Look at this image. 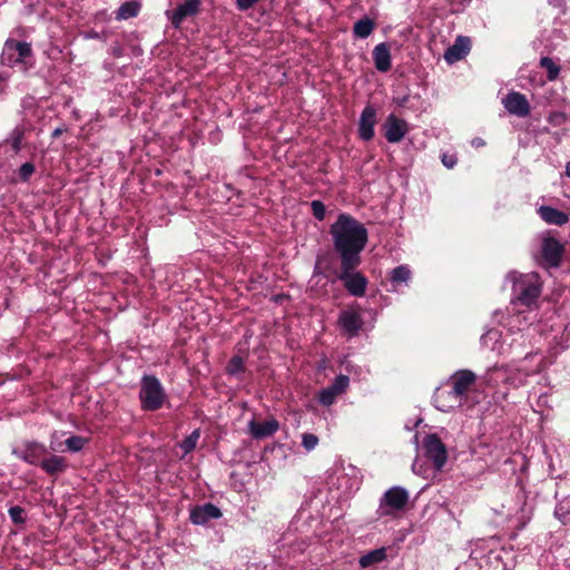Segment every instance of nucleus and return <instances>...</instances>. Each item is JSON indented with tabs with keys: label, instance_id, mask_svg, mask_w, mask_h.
Listing matches in <instances>:
<instances>
[{
	"label": "nucleus",
	"instance_id": "obj_28",
	"mask_svg": "<svg viewBox=\"0 0 570 570\" xmlns=\"http://www.w3.org/2000/svg\"><path fill=\"white\" fill-rule=\"evenodd\" d=\"M375 21L367 16L355 21L353 26V37L355 39L368 38L375 29Z\"/></svg>",
	"mask_w": 570,
	"mask_h": 570
},
{
	"label": "nucleus",
	"instance_id": "obj_5",
	"mask_svg": "<svg viewBox=\"0 0 570 570\" xmlns=\"http://www.w3.org/2000/svg\"><path fill=\"white\" fill-rule=\"evenodd\" d=\"M514 490V498L502 504L501 513L508 519H515L523 528L532 517L533 505L528 502V494L521 484H515Z\"/></svg>",
	"mask_w": 570,
	"mask_h": 570
},
{
	"label": "nucleus",
	"instance_id": "obj_29",
	"mask_svg": "<svg viewBox=\"0 0 570 570\" xmlns=\"http://www.w3.org/2000/svg\"><path fill=\"white\" fill-rule=\"evenodd\" d=\"M139 10H140L139 3L135 2V1L124 2L116 11V19L117 20H128L130 18L138 16Z\"/></svg>",
	"mask_w": 570,
	"mask_h": 570
},
{
	"label": "nucleus",
	"instance_id": "obj_23",
	"mask_svg": "<svg viewBox=\"0 0 570 570\" xmlns=\"http://www.w3.org/2000/svg\"><path fill=\"white\" fill-rule=\"evenodd\" d=\"M471 41L469 37L459 36L454 43L450 46L445 53L444 59L448 63H454L462 60L470 51Z\"/></svg>",
	"mask_w": 570,
	"mask_h": 570
},
{
	"label": "nucleus",
	"instance_id": "obj_8",
	"mask_svg": "<svg viewBox=\"0 0 570 570\" xmlns=\"http://www.w3.org/2000/svg\"><path fill=\"white\" fill-rule=\"evenodd\" d=\"M422 451L428 458L435 471H441L448 461V450L442 438L438 433H428L422 442Z\"/></svg>",
	"mask_w": 570,
	"mask_h": 570
},
{
	"label": "nucleus",
	"instance_id": "obj_12",
	"mask_svg": "<svg viewBox=\"0 0 570 570\" xmlns=\"http://www.w3.org/2000/svg\"><path fill=\"white\" fill-rule=\"evenodd\" d=\"M356 268H346L341 266L338 278L344 283L347 292L356 297H362L365 294L367 279L361 273L355 272Z\"/></svg>",
	"mask_w": 570,
	"mask_h": 570
},
{
	"label": "nucleus",
	"instance_id": "obj_39",
	"mask_svg": "<svg viewBox=\"0 0 570 570\" xmlns=\"http://www.w3.org/2000/svg\"><path fill=\"white\" fill-rule=\"evenodd\" d=\"M35 165L32 163H24L18 169V176L21 181H28L30 177L35 174Z\"/></svg>",
	"mask_w": 570,
	"mask_h": 570
},
{
	"label": "nucleus",
	"instance_id": "obj_20",
	"mask_svg": "<svg viewBox=\"0 0 570 570\" xmlns=\"http://www.w3.org/2000/svg\"><path fill=\"white\" fill-rule=\"evenodd\" d=\"M376 122V110L373 106H366L361 112L358 121V135L364 141H370L374 137V126Z\"/></svg>",
	"mask_w": 570,
	"mask_h": 570
},
{
	"label": "nucleus",
	"instance_id": "obj_32",
	"mask_svg": "<svg viewBox=\"0 0 570 570\" xmlns=\"http://www.w3.org/2000/svg\"><path fill=\"white\" fill-rule=\"evenodd\" d=\"M386 557V552L384 548L375 549L363 556L360 560V563L363 567H368L373 563H379L383 561Z\"/></svg>",
	"mask_w": 570,
	"mask_h": 570
},
{
	"label": "nucleus",
	"instance_id": "obj_54",
	"mask_svg": "<svg viewBox=\"0 0 570 570\" xmlns=\"http://www.w3.org/2000/svg\"><path fill=\"white\" fill-rule=\"evenodd\" d=\"M413 439H414L415 444L419 445V436H417V434H415Z\"/></svg>",
	"mask_w": 570,
	"mask_h": 570
},
{
	"label": "nucleus",
	"instance_id": "obj_43",
	"mask_svg": "<svg viewBox=\"0 0 570 570\" xmlns=\"http://www.w3.org/2000/svg\"><path fill=\"white\" fill-rule=\"evenodd\" d=\"M261 0H234L237 10L244 12L252 9Z\"/></svg>",
	"mask_w": 570,
	"mask_h": 570
},
{
	"label": "nucleus",
	"instance_id": "obj_11",
	"mask_svg": "<svg viewBox=\"0 0 570 570\" xmlns=\"http://www.w3.org/2000/svg\"><path fill=\"white\" fill-rule=\"evenodd\" d=\"M434 406L441 412H451L465 404L463 396L455 393L454 389L448 383L436 389L433 396Z\"/></svg>",
	"mask_w": 570,
	"mask_h": 570
},
{
	"label": "nucleus",
	"instance_id": "obj_52",
	"mask_svg": "<svg viewBox=\"0 0 570 570\" xmlns=\"http://www.w3.org/2000/svg\"><path fill=\"white\" fill-rule=\"evenodd\" d=\"M421 422H422V419H417V420L414 422V424H413L412 429L416 428ZM405 428H406L407 430H411V428H410L407 424L405 425Z\"/></svg>",
	"mask_w": 570,
	"mask_h": 570
},
{
	"label": "nucleus",
	"instance_id": "obj_53",
	"mask_svg": "<svg viewBox=\"0 0 570 570\" xmlns=\"http://www.w3.org/2000/svg\"><path fill=\"white\" fill-rule=\"evenodd\" d=\"M566 175L570 178V161L566 165Z\"/></svg>",
	"mask_w": 570,
	"mask_h": 570
},
{
	"label": "nucleus",
	"instance_id": "obj_35",
	"mask_svg": "<svg viewBox=\"0 0 570 570\" xmlns=\"http://www.w3.org/2000/svg\"><path fill=\"white\" fill-rule=\"evenodd\" d=\"M24 131L20 127H16L8 137V141L11 145V148L14 153L21 150V145L23 140Z\"/></svg>",
	"mask_w": 570,
	"mask_h": 570
},
{
	"label": "nucleus",
	"instance_id": "obj_48",
	"mask_svg": "<svg viewBox=\"0 0 570 570\" xmlns=\"http://www.w3.org/2000/svg\"><path fill=\"white\" fill-rule=\"evenodd\" d=\"M483 145H484V140L482 138L476 137L472 140V146H474V147H481Z\"/></svg>",
	"mask_w": 570,
	"mask_h": 570
},
{
	"label": "nucleus",
	"instance_id": "obj_27",
	"mask_svg": "<svg viewBox=\"0 0 570 570\" xmlns=\"http://www.w3.org/2000/svg\"><path fill=\"white\" fill-rule=\"evenodd\" d=\"M538 213L541 219L548 224L562 226L569 220V217L564 212L551 206H540Z\"/></svg>",
	"mask_w": 570,
	"mask_h": 570
},
{
	"label": "nucleus",
	"instance_id": "obj_13",
	"mask_svg": "<svg viewBox=\"0 0 570 570\" xmlns=\"http://www.w3.org/2000/svg\"><path fill=\"white\" fill-rule=\"evenodd\" d=\"M13 453L26 463L39 466L45 455L48 454V449L45 444L32 441L27 442L21 449L14 450Z\"/></svg>",
	"mask_w": 570,
	"mask_h": 570
},
{
	"label": "nucleus",
	"instance_id": "obj_6",
	"mask_svg": "<svg viewBox=\"0 0 570 570\" xmlns=\"http://www.w3.org/2000/svg\"><path fill=\"white\" fill-rule=\"evenodd\" d=\"M139 400L145 411H156L163 406L166 400V393L156 376L145 375L142 377Z\"/></svg>",
	"mask_w": 570,
	"mask_h": 570
},
{
	"label": "nucleus",
	"instance_id": "obj_2",
	"mask_svg": "<svg viewBox=\"0 0 570 570\" xmlns=\"http://www.w3.org/2000/svg\"><path fill=\"white\" fill-rule=\"evenodd\" d=\"M334 250L341 258V266L357 268L368 234L363 224L348 214H340L330 227Z\"/></svg>",
	"mask_w": 570,
	"mask_h": 570
},
{
	"label": "nucleus",
	"instance_id": "obj_21",
	"mask_svg": "<svg viewBox=\"0 0 570 570\" xmlns=\"http://www.w3.org/2000/svg\"><path fill=\"white\" fill-rule=\"evenodd\" d=\"M39 466L49 476L58 478L68 470V461L65 456L48 453Z\"/></svg>",
	"mask_w": 570,
	"mask_h": 570
},
{
	"label": "nucleus",
	"instance_id": "obj_16",
	"mask_svg": "<svg viewBox=\"0 0 570 570\" xmlns=\"http://www.w3.org/2000/svg\"><path fill=\"white\" fill-rule=\"evenodd\" d=\"M338 326L347 337H355L363 327L362 316L352 309H345L340 313Z\"/></svg>",
	"mask_w": 570,
	"mask_h": 570
},
{
	"label": "nucleus",
	"instance_id": "obj_42",
	"mask_svg": "<svg viewBox=\"0 0 570 570\" xmlns=\"http://www.w3.org/2000/svg\"><path fill=\"white\" fill-rule=\"evenodd\" d=\"M244 368L243 360L239 356H234L227 365V373L230 375H236L242 372Z\"/></svg>",
	"mask_w": 570,
	"mask_h": 570
},
{
	"label": "nucleus",
	"instance_id": "obj_24",
	"mask_svg": "<svg viewBox=\"0 0 570 570\" xmlns=\"http://www.w3.org/2000/svg\"><path fill=\"white\" fill-rule=\"evenodd\" d=\"M373 62L377 71L387 72L392 66L390 46L386 42L376 45L372 51Z\"/></svg>",
	"mask_w": 570,
	"mask_h": 570
},
{
	"label": "nucleus",
	"instance_id": "obj_3",
	"mask_svg": "<svg viewBox=\"0 0 570 570\" xmlns=\"http://www.w3.org/2000/svg\"><path fill=\"white\" fill-rule=\"evenodd\" d=\"M505 279L512 284L511 308L527 307L538 309V301L542 292V282L538 273H518L512 271Z\"/></svg>",
	"mask_w": 570,
	"mask_h": 570
},
{
	"label": "nucleus",
	"instance_id": "obj_34",
	"mask_svg": "<svg viewBox=\"0 0 570 570\" xmlns=\"http://www.w3.org/2000/svg\"><path fill=\"white\" fill-rule=\"evenodd\" d=\"M540 66L547 71V78L550 81L559 77L560 67L550 57H542L540 59Z\"/></svg>",
	"mask_w": 570,
	"mask_h": 570
},
{
	"label": "nucleus",
	"instance_id": "obj_31",
	"mask_svg": "<svg viewBox=\"0 0 570 570\" xmlns=\"http://www.w3.org/2000/svg\"><path fill=\"white\" fill-rule=\"evenodd\" d=\"M199 438L200 431L196 429L179 443V448L183 450L184 455H187L195 450Z\"/></svg>",
	"mask_w": 570,
	"mask_h": 570
},
{
	"label": "nucleus",
	"instance_id": "obj_19",
	"mask_svg": "<svg viewBox=\"0 0 570 570\" xmlns=\"http://www.w3.org/2000/svg\"><path fill=\"white\" fill-rule=\"evenodd\" d=\"M222 511L213 503L197 505L190 510L189 519L196 525H205L212 520L222 518Z\"/></svg>",
	"mask_w": 570,
	"mask_h": 570
},
{
	"label": "nucleus",
	"instance_id": "obj_44",
	"mask_svg": "<svg viewBox=\"0 0 570 570\" xmlns=\"http://www.w3.org/2000/svg\"><path fill=\"white\" fill-rule=\"evenodd\" d=\"M441 161L446 168L452 169L456 165L458 158L454 154L444 153L441 156Z\"/></svg>",
	"mask_w": 570,
	"mask_h": 570
},
{
	"label": "nucleus",
	"instance_id": "obj_37",
	"mask_svg": "<svg viewBox=\"0 0 570 570\" xmlns=\"http://www.w3.org/2000/svg\"><path fill=\"white\" fill-rule=\"evenodd\" d=\"M9 517L14 524H23L26 522V511L19 505L10 507Z\"/></svg>",
	"mask_w": 570,
	"mask_h": 570
},
{
	"label": "nucleus",
	"instance_id": "obj_46",
	"mask_svg": "<svg viewBox=\"0 0 570 570\" xmlns=\"http://www.w3.org/2000/svg\"><path fill=\"white\" fill-rule=\"evenodd\" d=\"M67 131V128L66 127H57L56 129H53V131L51 132V137L52 138H58L62 132Z\"/></svg>",
	"mask_w": 570,
	"mask_h": 570
},
{
	"label": "nucleus",
	"instance_id": "obj_15",
	"mask_svg": "<svg viewBox=\"0 0 570 570\" xmlns=\"http://www.w3.org/2000/svg\"><path fill=\"white\" fill-rule=\"evenodd\" d=\"M475 380L476 375L471 370H459L450 376L448 384L466 401Z\"/></svg>",
	"mask_w": 570,
	"mask_h": 570
},
{
	"label": "nucleus",
	"instance_id": "obj_30",
	"mask_svg": "<svg viewBox=\"0 0 570 570\" xmlns=\"http://www.w3.org/2000/svg\"><path fill=\"white\" fill-rule=\"evenodd\" d=\"M554 517L562 523L570 525V495L560 500L554 509Z\"/></svg>",
	"mask_w": 570,
	"mask_h": 570
},
{
	"label": "nucleus",
	"instance_id": "obj_47",
	"mask_svg": "<svg viewBox=\"0 0 570 570\" xmlns=\"http://www.w3.org/2000/svg\"><path fill=\"white\" fill-rule=\"evenodd\" d=\"M549 4L553 6L554 8H561L563 6V0H548Z\"/></svg>",
	"mask_w": 570,
	"mask_h": 570
},
{
	"label": "nucleus",
	"instance_id": "obj_45",
	"mask_svg": "<svg viewBox=\"0 0 570 570\" xmlns=\"http://www.w3.org/2000/svg\"><path fill=\"white\" fill-rule=\"evenodd\" d=\"M537 360H529V361H524V358L522 360V364L521 365H518L517 367H520V368H525V370H531L533 367V365L535 364Z\"/></svg>",
	"mask_w": 570,
	"mask_h": 570
},
{
	"label": "nucleus",
	"instance_id": "obj_9",
	"mask_svg": "<svg viewBox=\"0 0 570 570\" xmlns=\"http://www.w3.org/2000/svg\"><path fill=\"white\" fill-rule=\"evenodd\" d=\"M541 264L546 267H558L563 254V245L549 233L540 236Z\"/></svg>",
	"mask_w": 570,
	"mask_h": 570
},
{
	"label": "nucleus",
	"instance_id": "obj_50",
	"mask_svg": "<svg viewBox=\"0 0 570 570\" xmlns=\"http://www.w3.org/2000/svg\"><path fill=\"white\" fill-rule=\"evenodd\" d=\"M318 276H323V273L321 272L318 264H316L313 271V278Z\"/></svg>",
	"mask_w": 570,
	"mask_h": 570
},
{
	"label": "nucleus",
	"instance_id": "obj_4",
	"mask_svg": "<svg viewBox=\"0 0 570 570\" xmlns=\"http://www.w3.org/2000/svg\"><path fill=\"white\" fill-rule=\"evenodd\" d=\"M0 60L2 66L10 68L19 66L22 70H28L33 65L31 45L9 38L3 45Z\"/></svg>",
	"mask_w": 570,
	"mask_h": 570
},
{
	"label": "nucleus",
	"instance_id": "obj_10",
	"mask_svg": "<svg viewBox=\"0 0 570 570\" xmlns=\"http://www.w3.org/2000/svg\"><path fill=\"white\" fill-rule=\"evenodd\" d=\"M537 360L531 370L520 368L514 365L509 366L508 387H520L527 383V379L539 373L542 368L543 358L538 353H527L524 361Z\"/></svg>",
	"mask_w": 570,
	"mask_h": 570
},
{
	"label": "nucleus",
	"instance_id": "obj_41",
	"mask_svg": "<svg viewBox=\"0 0 570 570\" xmlns=\"http://www.w3.org/2000/svg\"><path fill=\"white\" fill-rule=\"evenodd\" d=\"M311 208H312V213H313L314 217L318 222L324 220L325 215H326V208H325V205L323 204V202H321L318 199L312 200Z\"/></svg>",
	"mask_w": 570,
	"mask_h": 570
},
{
	"label": "nucleus",
	"instance_id": "obj_26",
	"mask_svg": "<svg viewBox=\"0 0 570 570\" xmlns=\"http://www.w3.org/2000/svg\"><path fill=\"white\" fill-rule=\"evenodd\" d=\"M412 272L407 265H399L389 274L392 292H397L402 286H409Z\"/></svg>",
	"mask_w": 570,
	"mask_h": 570
},
{
	"label": "nucleus",
	"instance_id": "obj_25",
	"mask_svg": "<svg viewBox=\"0 0 570 570\" xmlns=\"http://www.w3.org/2000/svg\"><path fill=\"white\" fill-rule=\"evenodd\" d=\"M509 366L510 365H494L490 367L484 375L485 383L493 387L502 385L508 387Z\"/></svg>",
	"mask_w": 570,
	"mask_h": 570
},
{
	"label": "nucleus",
	"instance_id": "obj_40",
	"mask_svg": "<svg viewBox=\"0 0 570 570\" xmlns=\"http://www.w3.org/2000/svg\"><path fill=\"white\" fill-rule=\"evenodd\" d=\"M318 444V438L313 433L302 434V445L306 452L313 451Z\"/></svg>",
	"mask_w": 570,
	"mask_h": 570
},
{
	"label": "nucleus",
	"instance_id": "obj_18",
	"mask_svg": "<svg viewBox=\"0 0 570 570\" xmlns=\"http://www.w3.org/2000/svg\"><path fill=\"white\" fill-rule=\"evenodd\" d=\"M200 0H185L174 11L168 12V18L174 28H180L183 21L187 17L196 16L200 9Z\"/></svg>",
	"mask_w": 570,
	"mask_h": 570
},
{
	"label": "nucleus",
	"instance_id": "obj_51",
	"mask_svg": "<svg viewBox=\"0 0 570 570\" xmlns=\"http://www.w3.org/2000/svg\"><path fill=\"white\" fill-rule=\"evenodd\" d=\"M10 77L8 71H0V81H7Z\"/></svg>",
	"mask_w": 570,
	"mask_h": 570
},
{
	"label": "nucleus",
	"instance_id": "obj_1",
	"mask_svg": "<svg viewBox=\"0 0 570 570\" xmlns=\"http://www.w3.org/2000/svg\"><path fill=\"white\" fill-rule=\"evenodd\" d=\"M494 316H500L499 323L507 333L503 335L491 328L481 336V344L502 356L518 355L528 342L527 332L538 320L537 311L527 307L511 308L510 305L507 314L495 311Z\"/></svg>",
	"mask_w": 570,
	"mask_h": 570
},
{
	"label": "nucleus",
	"instance_id": "obj_33",
	"mask_svg": "<svg viewBox=\"0 0 570 570\" xmlns=\"http://www.w3.org/2000/svg\"><path fill=\"white\" fill-rule=\"evenodd\" d=\"M88 443V439L81 435L71 434L65 440L66 448L71 453L80 452Z\"/></svg>",
	"mask_w": 570,
	"mask_h": 570
},
{
	"label": "nucleus",
	"instance_id": "obj_17",
	"mask_svg": "<svg viewBox=\"0 0 570 570\" xmlns=\"http://www.w3.org/2000/svg\"><path fill=\"white\" fill-rule=\"evenodd\" d=\"M383 127L384 136L391 144L400 142L409 130L406 121L397 118L394 114H391L386 117Z\"/></svg>",
	"mask_w": 570,
	"mask_h": 570
},
{
	"label": "nucleus",
	"instance_id": "obj_38",
	"mask_svg": "<svg viewBox=\"0 0 570 570\" xmlns=\"http://www.w3.org/2000/svg\"><path fill=\"white\" fill-rule=\"evenodd\" d=\"M348 384H350L348 376L344 375V374H340L334 379V381L332 382L330 387L332 390H334L337 394H341L348 387Z\"/></svg>",
	"mask_w": 570,
	"mask_h": 570
},
{
	"label": "nucleus",
	"instance_id": "obj_36",
	"mask_svg": "<svg viewBox=\"0 0 570 570\" xmlns=\"http://www.w3.org/2000/svg\"><path fill=\"white\" fill-rule=\"evenodd\" d=\"M337 393L330 386L322 389L318 393V402L324 406H331L335 403Z\"/></svg>",
	"mask_w": 570,
	"mask_h": 570
},
{
	"label": "nucleus",
	"instance_id": "obj_7",
	"mask_svg": "<svg viewBox=\"0 0 570 570\" xmlns=\"http://www.w3.org/2000/svg\"><path fill=\"white\" fill-rule=\"evenodd\" d=\"M406 489L395 485L386 490L380 499L376 514L382 517H395L406 507L409 502Z\"/></svg>",
	"mask_w": 570,
	"mask_h": 570
},
{
	"label": "nucleus",
	"instance_id": "obj_14",
	"mask_svg": "<svg viewBox=\"0 0 570 570\" xmlns=\"http://www.w3.org/2000/svg\"><path fill=\"white\" fill-rule=\"evenodd\" d=\"M502 105L510 115L524 118L530 115L531 108L527 97L519 91H510L502 99Z\"/></svg>",
	"mask_w": 570,
	"mask_h": 570
},
{
	"label": "nucleus",
	"instance_id": "obj_22",
	"mask_svg": "<svg viewBox=\"0 0 570 570\" xmlns=\"http://www.w3.org/2000/svg\"><path fill=\"white\" fill-rule=\"evenodd\" d=\"M248 429L254 439L261 440L274 435L278 431L279 424L275 419L265 421L252 420L248 423Z\"/></svg>",
	"mask_w": 570,
	"mask_h": 570
},
{
	"label": "nucleus",
	"instance_id": "obj_49",
	"mask_svg": "<svg viewBox=\"0 0 570 570\" xmlns=\"http://www.w3.org/2000/svg\"><path fill=\"white\" fill-rule=\"evenodd\" d=\"M421 468H422V466L419 464V462H417V461H415V462L412 464V470H413V472H414V473H416V474H421V473H422V472H421Z\"/></svg>",
	"mask_w": 570,
	"mask_h": 570
}]
</instances>
